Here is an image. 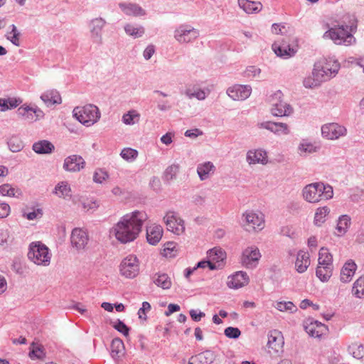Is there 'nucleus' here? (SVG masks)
<instances>
[{
	"mask_svg": "<svg viewBox=\"0 0 364 364\" xmlns=\"http://www.w3.org/2000/svg\"><path fill=\"white\" fill-rule=\"evenodd\" d=\"M340 63L336 60L329 59L324 62H317L314 64L311 74L304 78L303 85L306 88L318 87L335 77L340 70Z\"/></svg>",
	"mask_w": 364,
	"mask_h": 364,
	"instance_id": "nucleus-3",
	"label": "nucleus"
},
{
	"mask_svg": "<svg viewBox=\"0 0 364 364\" xmlns=\"http://www.w3.org/2000/svg\"><path fill=\"white\" fill-rule=\"evenodd\" d=\"M227 95L233 100H245L252 93V87L249 85L235 84L227 89Z\"/></svg>",
	"mask_w": 364,
	"mask_h": 364,
	"instance_id": "nucleus-15",
	"label": "nucleus"
},
{
	"mask_svg": "<svg viewBox=\"0 0 364 364\" xmlns=\"http://www.w3.org/2000/svg\"><path fill=\"white\" fill-rule=\"evenodd\" d=\"M73 117L81 124L90 127L95 124L101 117L98 107L94 105L76 107L73 111Z\"/></svg>",
	"mask_w": 364,
	"mask_h": 364,
	"instance_id": "nucleus-6",
	"label": "nucleus"
},
{
	"mask_svg": "<svg viewBox=\"0 0 364 364\" xmlns=\"http://www.w3.org/2000/svg\"><path fill=\"white\" fill-rule=\"evenodd\" d=\"M301 195L306 202L318 203L322 200H328L333 197V187L323 182H315L306 185Z\"/></svg>",
	"mask_w": 364,
	"mask_h": 364,
	"instance_id": "nucleus-4",
	"label": "nucleus"
},
{
	"mask_svg": "<svg viewBox=\"0 0 364 364\" xmlns=\"http://www.w3.org/2000/svg\"><path fill=\"white\" fill-rule=\"evenodd\" d=\"M71 244L77 250H83L87 244L88 236L85 231L80 228H75L71 234Z\"/></svg>",
	"mask_w": 364,
	"mask_h": 364,
	"instance_id": "nucleus-20",
	"label": "nucleus"
},
{
	"mask_svg": "<svg viewBox=\"0 0 364 364\" xmlns=\"http://www.w3.org/2000/svg\"><path fill=\"white\" fill-rule=\"evenodd\" d=\"M242 226L247 231H259L264 227V216L260 212L247 210L242 215Z\"/></svg>",
	"mask_w": 364,
	"mask_h": 364,
	"instance_id": "nucleus-8",
	"label": "nucleus"
},
{
	"mask_svg": "<svg viewBox=\"0 0 364 364\" xmlns=\"http://www.w3.org/2000/svg\"><path fill=\"white\" fill-rule=\"evenodd\" d=\"M107 178V173L102 169L97 170L93 175V181L97 183H102Z\"/></svg>",
	"mask_w": 364,
	"mask_h": 364,
	"instance_id": "nucleus-58",
	"label": "nucleus"
},
{
	"mask_svg": "<svg viewBox=\"0 0 364 364\" xmlns=\"http://www.w3.org/2000/svg\"><path fill=\"white\" fill-rule=\"evenodd\" d=\"M184 95L190 100L196 98L198 100H204L208 92L196 85H189L186 87Z\"/></svg>",
	"mask_w": 364,
	"mask_h": 364,
	"instance_id": "nucleus-29",
	"label": "nucleus"
},
{
	"mask_svg": "<svg viewBox=\"0 0 364 364\" xmlns=\"http://www.w3.org/2000/svg\"><path fill=\"white\" fill-rule=\"evenodd\" d=\"M260 73V68L255 65H250L246 68V69L242 73V75L248 79H254L256 77H259Z\"/></svg>",
	"mask_w": 364,
	"mask_h": 364,
	"instance_id": "nucleus-52",
	"label": "nucleus"
},
{
	"mask_svg": "<svg viewBox=\"0 0 364 364\" xmlns=\"http://www.w3.org/2000/svg\"><path fill=\"white\" fill-rule=\"evenodd\" d=\"M239 6L247 14H256L262 9V4L259 1L249 0H238Z\"/></svg>",
	"mask_w": 364,
	"mask_h": 364,
	"instance_id": "nucleus-34",
	"label": "nucleus"
},
{
	"mask_svg": "<svg viewBox=\"0 0 364 364\" xmlns=\"http://www.w3.org/2000/svg\"><path fill=\"white\" fill-rule=\"evenodd\" d=\"M305 329L306 333L311 337L320 338L323 333V330H326L327 327L320 322L315 321L306 326Z\"/></svg>",
	"mask_w": 364,
	"mask_h": 364,
	"instance_id": "nucleus-38",
	"label": "nucleus"
},
{
	"mask_svg": "<svg viewBox=\"0 0 364 364\" xmlns=\"http://www.w3.org/2000/svg\"><path fill=\"white\" fill-rule=\"evenodd\" d=\"M124 31L127 35L138 38L141 37L145 33V28L143 26L136 25L133 23H127L124 26Z\"/></svg>",
	"mask_w": 364,
	"mask_h": 364,
	"instance_id": "nucleus-39",
	"label": "nucleus"
},
{
	"mask_svg": "<svg viewBox=\"0 0 364 364\" xmlns=\"http://www.w3.org/2000/svg\"><path fill=\"white\" fill-rule=\"evenodd\" d=\"M151 280L156 286L164 290L169 289L172 285L171 279L166 273L156 272L151 276Z\"/></svg>",
	"mask_w": 364,
	"mask_h": 364,
	"instance_id": "nucleus-27",
	"label": "nucleus"
},
{
	"mask_svg": "<svg viewBox=\"0 0 364 364\" xmlns=\"http://www.w3.org/2000/svg\"><path fill=\"white\" fill-rule=\"evenodd\" d=\"M51 255L48 247L41 242H33L29 246L28 257L37 265L48 266L50 263Z\"/></svg>",
	"mask_w": 364,
	"mask_h": 364,
	"instance_id": "nucleus-5",
	"label": "nucleus"
},
{
	"mask_svg": "<svg viewBox=\"0 0 364 364\" xmlns=\"http://www.w3.org/2000/svg\"><path fill=\"white\" fill-rule=\"evenodd\" d=\"M310 255L308 252L299 250L296 255L295 267L299 273H304L310 265Z\"/></svg>",
	"mask_w": 364,
	"mask_h": 364,
	"instance_id": "nucleus-26",
	"label": "nucleus"
},
{
	"mask_svg": "<svg viewBox=\"0 0 364 364\" xmlns=\"http://www.w3.org/2000/svg\"><path fill=\"white\" fill-rule=\"evenodd\" d=\"M249 283V277L245 272L239 271L228 278L227 285L230 289H237Z\"/></svg>",
	"mask_w": 364,
	"mask_h": 364,
	"instance_id": "nucleus-18",
	"label": "nucleus"
},
{
	"mask_svg": "<svg viewBox=\"0 0 364 364\" xmlns=\"http://www.w3.org/2000/svg\"><path fill=\"white\" fill-rule=\"evenodd\" d=\"M7 145L9 150L14 153L21 151L24 147V144L19 135L12 134L7 138Z\"/></svg>",
	"mask_w": 364,
	"mask_h": 364,
	"instance_id": "nucleus-40",
	"label": "nucleus"
},
{
	"mask_svg": "<svg viewBox=\"0 0 364 364\" xmlns=\"http://www.w3.org/2000/svg\"><path fill=\"white\" fill-rule=\"evenodd\" d=\"M114 328L126 336L129 335V328L124 322L120 320H117V321L114 325Z\"/></svg>",
	"mask_w": 364,
	"mask_h": 364,
	"instance_id": "nucleus-61",
	"label": "nucleus"
},
{
	"mask_svg": "<svg viewBox=\"0 0 364 364\" xmlns=\"http://www.w3.org/2000/svg\"><path fill=\"white\" fill-rule=\"evenodd\" d=\"M121 274L126 278L132 279L139 273V262L134 255L126 257L120 264Z\"/></svg>",
	"mask_w": 364,
	"mask_h": 364,
	"instance_id": "nucleus-9",
	"label": "nucleus"
},
{
	"mask_svg": "<svg viewBox=\"0 0 364 364\" xmlns=\"http://www.w3.org/2000/svg\"><path fill=\"white\" fill-rule=\"evenodd\" d=\"M11 242L8 230L0 228V245H8Z\"/></svg>",
	"mask_w": 364,
	"mask_h": 364,
	"instance_id": "nucleus-59",
	"label": "nucleus"
},
{
	"mask_svg": "<svg viewBox=\"0 0 364 364\" xmlns=\"http://www.w3.org/2000/svg\"><path fill=\"white\" fill-rule=\"evenodd\" d=\"M121 10L128 16L141 17L146 15V11L139 4L134 3H121L119 4Z\"/></svg>",
	"mask_w": 364,
	"mask_h": 364,
	"instance_id": "nucleus-22",
	"label": "nucleus"
},
{
	"mask_svg": "<svg viewBox=\"0 0 364 364\" xmlns=\"http://www.w3.org/2000/svg\"><path fill=\"white\" fill-rule=\"evenodd\" d=\"M330 213V209L327 206L318 208L316 210L314 223L316 226H321L326 221V217Z\"/></svg>",
	"mask_w": 364,
	"mask_h": 364,
	"instance_id": "nucleus-43",
	"label": "nucleus"
},
{
	"mask_svg": "<svg viewBox=\"0 0 364 364\" xmlns=\"http://www.w3.org/2000/svg\"><path fill=\"white\" fill-rule=\"evenodd\" d=\"M163 235V228L161 225H153L146 228V239L149 244L156 245Z\"/></svg>",
	"mask_w": 364,
	"mask_h": 364,
	"instance_id": "nucleus-28",
	"label": "nucleus"
},
{
	"mask_svg": "<svg viewBox=\"0 0 364 364\" xmlns=\"http://www.w3.org/2000/svg\"><path fill=\"white\" fill-rule=\"evenodd\" d=\"M164 221L166 225L167 230L176 235H181L185 231L184 221L177 213L168 211L164 217Z\"/></svg>",
	"mask_w": 364,
	"mask_h": 364,
	"instance_id": "nucleus-12",
	"label": "nucleus"
},
{
	"mask_svg": "<svg viewBox=\"0 0 364 364\" xmlns=\"http://www.w3.org/2000/svg\"><path fill=\"white\" fill-rule=\"evenodd\" d=\"M9 28L11 29L9 31H8L5 37L13 45L16 46H20V37H21V33L18 30L17 27L12 24L9 26Z\"/></svg>",
	"mask_w": 364,
	"mask_h": 364,
	"instance_id": "nucleus-44",
	"label": "nucleus"
},
{
	"mask_svg": "<svg viewBox=\"0 0 364 364\" xmlns=\"http://www.w3.org/2000/svg\"><path fill=\"white\" fill-rule=\"evenodd\" d=\"M320 147L308 139H302L298 146V153L301 156H306L309 154L317 152Z\"/></svg>",
	"mask_w": 364,
	"mask_h": 364,
	"instance_id": "nucleus-31",
	"label": "nucleus"
},
{
	"mask_svg": "<svg viewBox=\"0 0 364 364\" xmlns=\"http://www.w3.org/2000/svg\"><path fill=\"white\" fill-rule=\"evenodd\" d=\"M348 352L352 355L353 358L361 359L364 357V346L358 343H353L348 347Z\"/></svg>",
	"mask_w": 364,
	"mask_h": 364,
	"instance_id": "nucleus-47",
	"label": "nucleus"
},
{
	"mask_svg": "<svg viewBox=\"0 0 364 364\" xmlns=\"http://www.w3.org/2000/svg\"><path fill=\"white\" fill-rule=\"evenodd\" d=\"M176 252V244L173 242H168L164 245L163 255L166 257H173Z\"/></svg>",
	"mask_w": 364,
	"mask_h": 364,
	"instance_id": "nucleus-54",
	"label": "nucleus"
},
{
	"mask_svg": "<svg viewBox=\"0 0 364 364\" xmlns=\"http://www.w3.org/2000/svg\"><path fill=\"white\" fill-rule=\"evenodd\" d=\"M41 99L47 107L62 103V98L59 92L56 90H48L43 92Z\"/></svg>",
	"mask_w": 364,
	"mask_h": 364,
	"instance_id": "nucleus-24",
	"label": "nucleus"
},
{
	"mask_svg": "<svg viewBox=\"0 0 364 364\" xmlns=\"http://www.w3.org/2000/svg\"><path fill=\"white\" fill-rule=\"evenodd\" d=\"M155 53V46L152 44L149 45L143 52V57L145 60H149Z\"/></svg>",
	"mask_w": 364,
	"mask_h": 364,
	"instance_id": "nucleus-64",
	"label": "nucleus"
},
{
	"mask_svg": "<svg viewBox=\"0 0 364 364\" xmlns=\"http://www.w3.org/2000/svg\"><path fill=\"white\" fill-rule=\"evenodd\" d=\"M180 171V166L177 164H173L168 166L164 173V178L166 181H171L173 179L176 178V176Z\"/></svg>",
	"mask_w": 364,
	"mask_h": 364,
	"instance_id": "nucleus-48",
	"label": "nucleus"
},
{
	"mask_svg": "<svg viewBox=\"0 0 364 364\" xmlns=\"http://www.w3.org/2000/svg\"><path fill=\"white\" fill-rule=\"evenodd\" d=\"M17 114L19 117L29 122H33L40 120L44 117V112L38 107H29L23 105L17 109Z\"/></svg>",
	"mask_w": 364,
	"mask_h": 364,
	"instance_id": "nucleus-16",
	"label": "nucleus"
},
{
	"mask_svg": "<svg viewBox=\"0 0 364 364\" xmlns=\"http://www.w3.org/2000/svg\"><path fill=\"white\" fill-rule=\"evenodd\" d=\"M151 309V305L147 301L142 303L141 307L138 311L139 318L142 320H146V313Z\"/></svg>",
	"mask_w": 364,
	"mask_h": 364,
	"instance_id": "nucleus-60",
	"label": "nucleus"
},
{
	"mask_svg": "<svg viewBox=\"0 0 364 364\" xmlns=\"http://www.w3.org/2000/svg\"><path fill=\"white\" fill-rule=\"evenodd\" d=\"M107 21L102 17L92 18L88 23L90 39L94 44L100 46L103 43L102 31Z\"/></svg>",
	"mask_w": 364,
	"mask_h": 364,
	"instance_id": "nucleus-11",
	"label": "nucleus"
},
{
	"mask_svg": "<svg viewBox=\"0 0 364 364\" xmlns=\"http://www.w3.org/2000/svg\"><path fill=\"white\" fill-rule=\"evenodd\" d=\"M82 204L83 208L87 210H95L100 205L99 201H97V200H95L93 198L86 199L82 202Z\"/></svg>",
	"mask_w": 364,
	"mask_h": 364,
	"instance_id": "nucleus-57",
	"label": "nucleus"
},
{
	"mask_svg": "<svg viewBox=\"0 0 364 364\" xmlns=\"http://www.w3.org/2000/svg\"><path fill=\"white\" fill-rule=\"evenodd\" d=\"M357 269V265L354 261L348 260L343 266L341 270L340 279L343 283L351 281Z\"/></svg>",
	"mask_w": 364,
	"mask_h": 364,
	"instance_id": "nucleus-25",
	"label": "nucleus"
},
{
	"mask_svg": "<svg viewBox=\"0 0 364 364\" xmlns=\"http://www.w3.org/2000/svg\"><path fill=\"white\" fill-rule=\"evenodd\" d=\"M333 269V265H318L316 274L321 282H325L332 276Z\"/></svg>",
	"mask_w": 364,
	"mask_h": 364,
	"instance_id": "nucleus-42",
	"label": "nucleus"
},
{
	"mask_svg": "<svg viewBox=\"0 0 364 364\" xmlns=\"http://www.w3.org/2000/svg\"><path fill=\"white\" fill-rule=\"evenodd\" d=\"M125 354V347L122 339L115 338L111 343V356L114 360H119Z\"/></svg>",
	"mask_w": 364,
	"mask_h": 364,
	"instance_id": "nucleus-30",
	"label": "nucleus"
},
{
	"mask_svg": "<svg viewBox=\"0 0 364 364\" xmlns=\"http://www.w3.org/2000/svg\"><path fill=\"white\" fill-rule=\"evenodd\" d=\"M140 117L141 115L136 110L131 109L122 115V121L126 125L132 126L139 122Z\"/></svg>",
	"mask_w": 364,
	"mask_h": 364,
	"instance_id": "nucleus-41",
	"label": "nucleus"
},
{
	"mask_svg": "<svg viewBox=\"0 0 364 364\" xmlns=\"http://www.w3.org/2000/svg\"><path fill=\"white\" fill-rule=\"evenodd\" d=\"M274 306L277 309H278L280 311H294L296 310L295 305L291 301H279L277 302Z\"/></svg>",
	"mask_w": 364,
	"mask_h": 364,
	"instance_id": "nucleus-55",
	"label": "nucleus"
},
{
	"mask_svg": "<svg viewBox=\"0 0 364 364\" xmlns=\"http://www.w3.org/2000/svg\"><path fill=\"white\" fill-rule=\"evenodd\" d=\"M224 333L229 338H238L241 334V331L236 327H228L225 329Z\"/></svg>",
	"mask_w": 364,
	"mask_h": 364,
	"instance_id": "nucleus-56",
	"label": "nucleus"
},
{
	"mask_svg": "<svg viewBox=\"0 0 364 364\" xmlns=\"http://www.w3.org/2000/svg\"><path fill=\"white\" fill-rule=\"evenodd\" d=\"M247 162L250 164H266L268 161L267 152L263 149H252L247 153Z\"/></svg>",
	"mask_w": 364,
	"mask_h": 364,
	"instance_id": "nucleus-21",
	"label": "nucleus"
},
{
	"mask_svg": "<svg viewBox=\"0 0 364 364\" xmlns=\"http://www.w3.org/2000/svg\"><path fill=\"white\" fill-rule=\"evenodd\" d=\"M350 218L348 215H341L337 221L336 227V235L338 237L343 236L348 230L351 222Z\"/></svg>",
	"mask_w": 364,
	"mask_h": 364,
	"instance_id": "nucleus-35",
	"label": "nucleus"
},
{
	"mask_svg": "<svg viewBox=\"0 0 364 364\" xmlns=\"http://www.w3.org/2000/svg\"><path fill=\"white\" fill-rule=\"evenodd\" d=\"M199 36V31L188 23L178 25L173 31V38L180 44L192 43Z\"/></svg>",
	"mask_w": 364,
	"mask_h": 364,
	"instance_id": "nucleus-7",
	"label": "nucleus"
},
{
	"mask_svg": "<svg viewBox=\"0 0 364 364\" xmlns=\"http://www.w3.org/2000/svg\"><path fill=\"white\" fill-rule=\"evenodd\" d=\"M259 129H265L277 136L287 135L290 133L289 126L282 122H273L270 121L259 122L257 124Z\"/></svg>",
	"mask_w": 364,
	"mask_h": 364,
	"instance_id": "nucleus-17",
	"label": "nucleus"
},
{
	"mask_svg": "<svg viewBox=\"0 0 364 364\" xmlns=\"http://www.w3.org/2000/svg\"><path fill=\"white\" fill-rule=\"evenodd\" d=\"M32 149L38 154H48L52 153L55 147L51 142L47 140H41L35 142L33 144Z\"/></svg>",
	"mask_w": 364,
	"mask_h": 364,
	"instance_id": "nucleus-37",
	"label": "nucleus"
},
{
	"mask_svg": "<svg viewBox=\"0 0 364 364\" xmlns=\"http://www.w3.org/2000/svg\"><path fill=\"white\" fill-rule=\"evenodd\" d=\"M284 336L278 330H272L268 334V353L274 356L279 355L283 352Z\"/></svg>",
	"mask_w": 364,
	"mask_h": 364,
	"instance_id": "nucleus-10",
	"label": "nucleus"
},
{
	"mask_svg": "<svg viewBox=\"0 0 364 364\" xmlns=\"http://www.w3.org/2000/svg\"><path fill=\"white\" fill-rule=\"evenodd\" d=\"M71 188L67 181H60L56 184L53 193L64 199L71 198Z\"/></svg>",
	"mask_w": 364,
	"mask_h": 364,
	"instance_id": "nucleus-36",
	"label": "nucleus"
},
{
	"mask_svg": "<svg viewBox=\"0 0 364 364\" xmlns=\"http://www.w3.org/2000/svg\"><path fill=\"white\" fill-rule=\"evenodd\" d=\"M260 258L261 253L257 247H248L242 252L241 263L246 268L254 269L258 265Z\"/></svg>",
	"mask_w": 364,
	"mask_h": 364,
	"instance_id": "nucleus-13",
	"label": "nucleus"
},
{
	"mask_svg": "<svg viewBox=\"0 0 364 364\" xmlns=\"http://www.w3.org/2000/svg\"><path fill=\"white\" fill-rule=\"evenodd\" d=\"M202 364H211L215 359V353L211 350H205L197 354Z\"/></svg>",
	"mask_w": 364,
	"mask_h": 364,
	"instance_id": "nucleus-53",
	"label": "nucleus"
},
{
	"mask_svg": "<svg viewBox=\"0 0 364 364\" xmlns=\"http://www.w3.org/2000/svg\"><path fill=\"white\" fill-rule=\"evenodd\" d=\"M208 258L214 263L223 261L225 258V252L220 248L214 247L207 252Z\"/></svg>",
	"mask_w": 364,
	"mask_h": 364,
	"instance_id": "nucleus-49",
	"label": "nucleus"
},
{
	"mask_svg": "<svg viewBox=\"0 0 364 364\" xmlns=\"http://www.w3.org/2000/svg\"><path fill=\"white\" fill-rule=\"evenodd\" d=\"M147 219L148 216L145 212L135 210L122 217L112 228L111 232L120 242H130L137 237L144 222Z\"/></svg>",
	"mask_w": 364,
	"mask_h": 364,
	"instance_id": "nucleus-2",
	"label": "nucleus"
},
{
	"mask_svg": "<svg viewBox=\"0 0 364 364\" xmlns=\"http://www.w3.org/2000/svg\"><path fill=\"white\" fill-rule=\"evenodd\" d=\"M318 265H333V257L326 247H321L318 252Z\"/></svg>",
	"mask_w": 364,
	"mask_h": 364,
	"instance_id": "nucleus-45",
	"label": "nucleus"
},
{
	"mask_svg": "<svg viewBox=\"0 0 364 364\" xmlns=\"http://www.w3.org/2000/svg\"><path fill=\"white\" fill-rule=\"evenodd\" d=\"M85 161L79 155H71L65 159L63 168L66 171L77 172L80 171L85 166Z\"/></svg>",
	"mask_w": 364,
	"mask_h": 364,
	"instance_id": "nucleus-19",
	"label": "nucleus"
},
{
	"mask_svg": "<svg viewBox=\"0 0 364 364\" xmlns=\"http://www.w3.org/2000/svg\"><path fill=\"white\" fill-rule=\"evenodd\" d=\"M286 30L285 23H273L272 25V32L276 35H284L285 33Z\"/></svg>",
	"mask_w": 364,
	"mask_h": 364,
	"instance_id": "nucleus-63",
	"label": "nucleus"
},
{
	"mask_svg": "<svg viewBox=\"0 0 364 364\" xmlns=\"http://www.w3.org/2000/svg\"><path fill=\"white\" fill-rule=\"evenodd\" d=\"M138 154L139 153L137 150L132 148L127 147L124 148L121 151L120 156L127 162H133L138 157Z\"/></svg>",
	"mask_w": 364,
	"mask_h": 364,
	"instance_id": "nucleus-50",
	"label": "nucleus"
},
{
	"mask_svg": "<svg viewBox=\"0 0 364 364\" xmlns=\"http://www.w3.org/2000/svg\"><path fill=\"white\" fill-rule=\"evenodd\" d=\"M323 27L328 29L323 38L331 39L336 45L349 46L356 43L353 33L357 30V20L353 14L347 13L339 20L323 23Z\"/></svg>",
	"mask_w": 364,
	"mask_h": 364,
	"instance_id": "nucleus-1",
	"label": "nucleus"
},
{
	"mask_svg": "<svg viewBox=\"0 0 364 364\" xmlns=\"http://www.w3.org/2000/svg\"><path fill=\"white\" fill-rule=\"evenodd\" d=\"M352 294L358 299L364 298V276L355 280L352 288Z\"/></svg>",
	"mask_w": 364,
	"mask_h": 364,
	"instance_id": "nucleus-46",
	"label": "nucleus"
},
{
	"mask_svg": "<svg viewBox=\"0 0 364 364\" xmlns=\"http://www.w3.org/2000/svg\"><path fill=\"white\" fill-rule=\"evenodd\" d=\"M272 50L277 56L283 58H291L296 53V49L290 46L279 45L277 43L272 44Z\"/></svg>",
	"mask_w": 364,
	"mask_h": 364,
	"instance_id": "nucleus-32",
	"label": "nucleus"
},
{
	"mask_svg": "<svg viewBox=\"0 0 364 364\" xmlns=\"http://www.w3.org/2000/svg\"><path fill=\"white\" fill-rule=\"evenodd\" d=\"M321 134L323 138L328 140H336L347 134L345 127L337 123H328L321 127Z\"/></svg>",
	"mask_w": 364,
	"mask_h": 364,
	"instance_id": "nucleus-14",
	"label": "nucleus"
},
{
	"mask_svg": "<svg viewBox=\"0 0 364 364\" xmlns=\"http://www.w3.org/2000/svg\"><path fill=\"white\" fill-rule=\"evenodd\" d=\"M0 194L3 196L17 197L21 191L13 188L10 184L5 183L0 186Z\"/></svg>",
	"mask_w": 364,
	"mask_h": 364,
	"instance_id": "nucleus-51",
	"label": "nucleus"
},
{
	"mask_svg": "<svg viewBox=\"0 0 364 364\" xmlns=\"http://www.w3.org/2000/svg\"><path fill=\"white\" fill-rule=\"evenodd\" d=\"M29 355L31 359H42L45 356V353L41 348L35 347L30 352Z\"/></svg>",
	"mask_w": 364,
	"mask_h": 364,
	"instance_id": "nucleus-62",
	"label": "nucleus"
},
{
	"mask_svg": "<svg viewBox=\"0 0 364 364\" xmlns=\"http://www.w3.org/2000/svg\"><path fill=\"white\" fill-rule=\"evenodd\" d=\"M215 167L210 161L199 164L197 166V173L201 181L208 179L210 175L213 174Z\"/></svg>",
	"mask_w": 364,
	"mask_h": 364,
	"instance_id": "nucleus-33",
	"label": "nucleus"
},
{
	"mask_svg": "<svg viewBox=\"0 0 364 364\" xmlns=\"http://www.w3.org/2000/svg\"><path fill=\"white\" fill-rule=\"evenodd\" d=\"M271 112L277 117L289 116L293 113V108L286 102L279 100L277 102H272Z\"/></svg>",
	"mask_w": 364,
	"mask_h": 364,
	"instance_id": "nucleus-23",
	"label": "nucleus"
}]
</instances>
